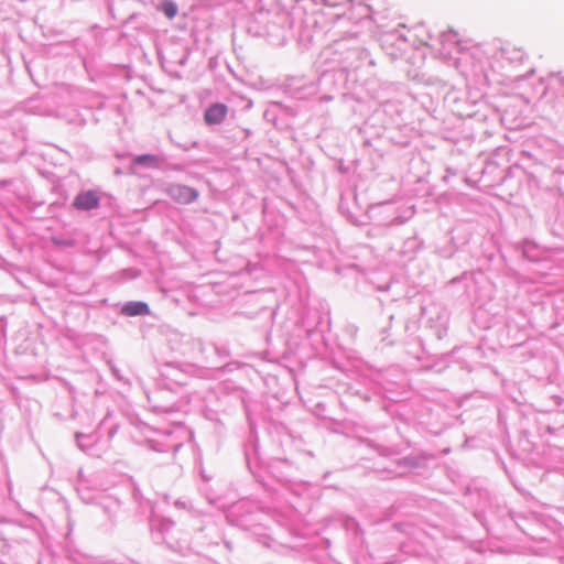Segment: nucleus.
Instances as JSON below:
<instances>
[{"instance_id":"obj_1","label":"nucleus","mask_w":564,"mask_h":564,"mask_svg":"<svg viewBox=\"0 0 564 564\" xmlns=\"http://www.w3.org/2000/svg\"><path fill=\"white\" fill-rule=\"evenodd\" d=\"M170 196L180 204H191L195 202L199 194L198 192L186 185H173L169 189Z\"/></svg>"},{"instance_id":"obj_2","label":"nucleus","mask_w":564,"mask_h":564,"mask_svg":"<svg viewBox=\"0 0 564 564\" xmlns=\"http://www.w3.org/2000/svg\"><path fill=\"white\" fill-rule=\"evenodd\" d=\"M73 205L77 209L89 210L98 207L99 197L94 191L83 192L75 197Z\"/></svg>"},{"instance_id":"obj_3","label":"nucleus","mask_w":564,"mask_h":564,"mask_svg":"<svg viewBox=\"0 0 564 564\" xmlns=\"http://www.w3.org/2000/svg\"><path fill=\"white\" fill-rule=\"evenodd\" d=\"M227 112L228 108L226 105L219 102L213 104L205 111V122L207 124H218L226 118Z\"/></svg>"},{"instance_id":"obj_4","label":"nucleus","mask_w":564,"mask_h":564,"mask_svg":"<svg viewBox=\"0 0 564 564\" xmlns=\"http://www.w3.org/2000/svg\"><path fill=\"white\" fill-rule=\"evenodd\" d=\"M122 313L128 316L149 314V306L142 302H130L122 307Z\"/></svg>"},{"instance_id":"obj_5","label":"nucleus","mask_w":564,"mask_h":564,"mask_svg":"<svg viewBox=\"0 0 564 564\" xmlns=\"http://www.w3.org/2000/svg\"><path fill=\"white\" fill-rule=\"evenodd\" d=\"M133 162L135 164H145L149 166H156L159 164V159L152 154H144L137 156Z\"/></svg>"},{"instance_id":"obj_6","label":"nucleus","mask_w":564,"mask_h":564,"mask_svg":"<svg viewBox=\"0 0 564 564\" xmlns=\"http://www.w3.org/2000/svg\"><path fill=\"white\" fill-rule=\"evenodd\" d=\"M161 7H162L163 13L169 19H173L177 14V6L170 0L163 1Z\"/></svg>"}]
</instances>
